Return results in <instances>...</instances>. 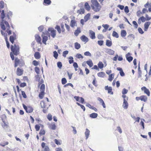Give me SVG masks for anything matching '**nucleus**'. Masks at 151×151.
<instances>
[{
	"label": "nucleus",
	"instance_id": "obj_1",
	"mask_svg": "<svg viewBox=\"0 0 151 151\" xmlns=\"http://www.w3.org/2000/svg\"><path fill=\"white\" fill-rule=\"evenodd\" d=\"M19 45L14 44V45H11V49L13 54L15 55H17L19 54Z\"/></svg>",
	"mask_w": 151,
	"mask_h": 151
},
{
	"label": "nucleus",
	"instance_id": "obj_2",
	"mask_svg": "<svg viewBox=\"0 0 151 151\" xmlns=\"http://www.w3.org/2000/svg\"><path fill=\"white\" fill-rule=\"evenodd\" d=\"M23 106L27 113H30L33 111V109L31 106H29L27 107L24 104H23Z\"/></svg>",
	"mask_w": 151,
	"mask_h": 151
},
{
	"label": "nucleus",
	"instance_id": "obj_3",
	"mask_svg": "<svg viewBox=\"0 0 151 151\" xmlns=\"http://www.w3.org/2000/svg\"><path fill=\"white\" fill-rule=\"evenodd\" d=\"M48 31L50 32L51 36L52 38H55L56 35V30H54L53 28H50L48 29Z\"/></svg>",
	"mask_w": 151,
	"mask_h": 151
},
{
	"label": "nucleus",
	"instance_id": "obj_4",
	"mask_svg": "<svg viewBox=\"0 0 151 151\" xmlns=\"http://www.w3.org/2000/svg\"><path fill=\"white\" fill-rule=\"evenodd\" d=\"M105 90L108 91V92L109 93H110L111 95L113 94V92L112 91V88L111 87H109L108 86L105 87Z\"/></svg>",
	"mask_w": 151,
	"mask_h": 151
},
{
	"label": "nucleus",
	"instance_id": "obj_5",
	"mask_svg": "<svg viewBox=\"0 0 151 151\" xmlns=\"http://www.w3.org/2000/svg\"><path fill=\"white\" fill-rule=\"evenodd\" d=\"M128 104L125 99H123V104L122 106L125 109H127L128 107Z\"/></svg>",
	"mask_w": 151,
	"mask_h": 151
},
{
	"label": "nucleus",
	"instance_id": "obj_6",
	"mask_svg": "<svg viewBox=\"0 0 151 151\" xmlns=\"http://www.w3.org/2000/svg\"><path fill=\"white\" fill-rule=\"evenodd\" d=\"M141 90L142 91H144V93H146L148 96L150 95V92L149 90L147 89L144 86L141 88Z\"/></svg>",
	"mask_w": 151,
	"mask_h": 151
},
{
	"label": "nucleus",
	"instance_id": "obj_7",
	"mask_svg": "<svg viewBox=\"0 0 151 151\" xmlns=\"http://www.w3.org/2000/svg\"><path fill=\"white\" fill-rule=\"evenodd\" d=\"M90 36L92 39H94L95 38V33L91 30H90L89 32Z\"/></svg>",
	"mask_w": 151,
	"mask_h": 151
},
{
	"label": "nucleus",
	"instance_id": "obj_8",
	"mask_svg": "<svg viewBox=\"0 0 151 151\" xmlns=\"http://www.w3.org/2000/svg\"><path fill=\"white\" fill-rule=\"evenodd\" d=\"M105 52L110 55H112L114 53V51L109 49H106L105 50Z\"/></svg>",
	"mask_w": 151,
	"mask_h": 151
},
{
	"label": "nucleus",
	"instance_id": "obj_9",
	"mask_svg": "<svg viewBox=\"0 0 151 151\" xmlns=\"http://www.w3.org/2000/svg\"><path fill=\"white\" fill-rule=\"evenodd\" d=\"M151 24V22H146L144 24V30L146 31L150 25Z\"/></svg>",
	"mask_w": 151,
	"mask_h": 151
},
{
	"label": "nucleus",
	"instance_id": "obj_10",
	"mask_svg": "<svg viewBox=\"0 0 151 151\" xmlns=\"http://www.w3.org/2000/svg\"><path fill=\"white\" fill-rule=\"evenodd\" d=\"M42 42L45 45H46V42L48 39V37L47 36L44 35L43 34H42Z\"/></svg>",
	"mask_w": 151,
	"mask_h": 151
},
{
	"label": "nucleus",
	"instance_id": "obj_11",
	"mask_svg": "<svg viewBox=\"0 0 151 151\" xmlns=\"http://www.w3.org/2000/svg\"><path fill=\"white\" fill-rule=\"evenodd\" d=\"M80 39L83 42H87L88 41V37L84 35L80 37Z\"/></svg>",
	"mask_w": 151,
	"mask_h": 151
},
{
	"label": "nucleus",
	"instance_id": "obj_12",
	"mask_svg": "<svg viewBox=\"0 0 151 151\" xmlns=\"http://www.w3.org/2000/svg\"><path fill=\"white\" fill-rule=\"evenodd\" d=\"M35 39L37 42L41 43V39L40 37L38 35H36L35 36Z\"/></svg>",
	"mask_w": 151,
	"mask_h": 151
},
{
	"label": "nucleus",
	"instance_id": "obj_13",
	"mask_svg": "<svg viewBox=\"0 0 151 151\" xmlns=\"http://www.w3.org/2000/svg\"><path fill=\"white\" fill-rule=\"evenodd\" d=\"M92 8L95 11L97 12L100 10L101 6H92Z\"/></svg>",
	"mask_w": 151,
	"mask_h": 151
},
{
	"label": "nucleus",
	"instance_id": "obj_14",
	"mask_svg": "<svg viewBox=\"0 0 151 151\" xmlns=\"http://www.w3.org/2000/svg\"><path fill=\"white\" fill-rule=\"evenodd\" d=\"M23 74V70L20 69L19 68H18L17 70V74L18 76H20Z\"/></svg>",
	"mask_w": 151,
	"mask_h": 151
},
{
	"label": "nucleus",
	"instance_id": "obj_15",
	"mask_svg": "<svg viewBox=\"0 0 151 151\" xmlns=\"http://www.w3.org/2000/svg\"><path fill=\"white\" fill-rule=\"evenodd\" d=\"M97 99L98 100L100 103H101L103 107L104 108H105L106 107V106L104 101L101 98L99 97H98Z\"/></svg>",
	"mask_w": 151,
	"mask_h": 151
},
{
	"label": "nucleus",
	"instance_id": "obj_16",
	"mask_svg": "<svg viewBox=\"0 0 151 151\" xmlns=\"http://www.w3.org/2000/svg\"><path fill=\"white\" fill-rule=\"evenodd\" d=\"M81 32L80 28L79 27H78L77 29L74 32V35L76 36H77Z\"/></svg>",
	"mask_w": 151,
	"mask_h": 151
},
{
	"label": "nucleus",
	"instance_id": "obj_17",
	"mask_svg": "<svg viewBox=\"0 0 151 151\" xmlns=\"http://www.w3.org/2000/svg\"><path fill=\"white\" fill-rule=\"evenodd\" d=\"M91 2L93 5V6H100L98 1L96 0H92Z\"/></svg>",
	"mask_w": 151,
	"mask_h": 151
},
{
	"label": "nucleus",
	"instance_id": "obj_18",
	"mask_svg": "<svg viewBox=\"0 0 151 151\" xmlns=\"http://www.w3.org/2000/svg\"><path fill=\"white\" fill-rule=\"evenodd\" d=\"M86 62L90 68L93 65V63L91 60L87 61Z\"/></svg>",
	"mask_w": 151,
	"mask_h": 151
},
{
	"label": "nucleus",
	"instance_id": "obj_19",
	"mask_svg": "<svg viewBox=\"0 0 151 151\" xmlns=\"http://www.w3.org/2000/svg\"><path fill=\"white\" fill-rule=\"evenodd\" d=\"M140 100L142 101L146 102L147 100V97L145 96H140Z\"/></svg>",
	"mask_w": 151,
	"mask_h": 151
},
{
	"label": "nucleus",
	"instance_id": "obj_20",
	"mask_svg": "<svg viewBox=\"0 0 151 151\" xmlns=\"http://www.w3.org/2000/svg\"><path fill=\"white\" fill-rule=\"evenodd\" d=\"M70 26L73 27L75 26H76V23L75 20H71L70 23Z\"/></svg>",
	"mask_w": 151,
	"mask_h": 151
},
{
	"label": "nucleus",
	"instance_id": "obj_21",
	"mask_svg": "<svg viewBox=\"0 0 151 151\" xmlns=\"http://www.w3.org/2000/svg\"><path fill=\"white\" fill-rule=\"evenodd\" d=\"M98 114L95 113H93L90 115V117L92 118H96L98 116Z\"/></svg>",
	"mask_w": 151,
	"mask_h": 151
},
{
	"label": "nucleus",
	"instance_id": "obj_22",
	"mask_svg": "<svg viewBox=\"0 0 151 151\" xmlns=\"http://www.w3.org/2000/svg\"><path fill=\"white\" fill-rule=\"evenodd\" d=\"M90 16V14L89 13L88 14L84 17V19L85 20V22H86L89 19V17Z\"/></svg>",
	"mask_w": 151,
	"mask_h": 151
},
{
	"label": "nucleus",
	"instance_id": "obj_23",
	"mask_svg": "<svg viewBox=\"0 0 151 151\" xmlns=\"http://www.w3.org/2000/svg\"><path fill=\"white\" fill-rule=\"evenodd\" d=\"M90 131L88 129H86V131L85 133V134L86 139L88 138V137L90 134Z\"/></svg>",
	"mask_w": 151,
	"mask_h": 151
},
{
	"label": "nucleus",
	"instance_id": "obj_24",
	"mask_svg": "<svg viewBox=\"0 0 151 151\" xmlns=\"http://www.w3.org/2000/svg\"><path fill=\"white\" fill-rule=\"evenodd\" d=\"M112 45V42L109 40H106V45L108 47H110Z\"/></svg>",
	"mask_w": 151,
	"mask_h": 151
},
{
	"label": "nucleus",
	"instance_id": "obj_25",
	"mask_svg": "<svg viewBox=\"0 0 151 151\" xmlns=\"http://www.w3.org/2000/svg\"><path fill=\"white\" fill-rule=\"evenodd\" d=\"M98 76L100 77H104L105 73L103 72H101L97 73Z\"/></svg>",
	"mask_w": 151,
	"mask_h": 151
},
{
	"label": "nucleus",
	"instance_id": "obj_26",
	"mask_svg": "<svg viewBox=\"0 0 151 151\" xmlns=\"http://www.w3.org/2000/svg\"><path fill=\"white\" fill-rule=\"evenodd\" d=\"M34 56L35 58L36 59H39L40 57V55L39 52H35L34 54Z\"/></svg>",
	"mask_w": 151,
	"mask_h": 151
},
{
	"label": "nucleus",
	"instance_id": "obj_27",
	"mask_svg": "<svg viewBox=\"0 0 151 151\" xmlns=\"http://www.w3.org/2000/svg\"><path fill=\"white\" fill-rule=\"evenodd\" d=\"M75 47L76 49L78 50L81 48V45L77 42H75L74 44Z\"/></svg>",
	"mask_w": 151,
	"mask_h": 151
},
{
	"label": "nucleus",
	"instance_id": "obj_28",
	"mask_svg": "<svg viewBox=\"0 0 151 151\" xmlns=\"http://www.w3.org/2000/svg\"><path fill=\"white\" fill-rule=\"evenodd\" d=\"M121 36L122 37H125L127 35V32L125 30H122L121 33Z\"/></svg>",
	"mask_w": 151,
	"mask_h": 151
},
{
	"label": "nucleus",
	"instance_id": "obj_29",
	"mask_svg": "<svg viewBox=\"0 0 151 151\" xmlns=\"http://www.w3.org/2000/svg\"><path fill=\"white\" fill-rule=\"evenodd\" d=\"M84 9L83 8H81L78 10L77 13L79 14H82L84 13Z\"/></svg>",
	"mask_w": 151,
	"mask_h": 151
},
{
	"label": "nucleus",
	"instance_id": "obj_30",
	"mask_svg": "<svg viewBox=\"0 0 151 151\" xmlns=\"http://www.w3.org/2000/svg\"><path fill=\"white\" fill-rule=\"evenodd\" d=\"M85 7L86 10L89 11L90 9V7L87 2L85 3Z\"/></svg>",
	"mask_w": 151,
	"mask_h": 151
},
{
	"label": "nucleus",
	"instance_id": "obj_31",
	"mask_svg": "<svg viewBox=\"0 0 151 151\" xmlns=\"http://www.w3.org/2000/svg\"><path fill=\"white\" fill-rule=\"evenodd\" d=\"M114 73H112L109 75L108 80L110 81H111L114 78Z\"/></svg>",
	"mask_w": 151,
	"mask_h": 151
},
{
	"label": "nucleus",
	"instance_id": "obj_32",
	"mask_svg": "<svg viewBox=\"0 0 151 151\" xmlns=\"http://www.w3.org/2000/svg\"><path fill=\"white\" fill-rule=\"evenodd\" d=\"M112 35L113 36L116 38H118L119 37L118 34L115 31L113 32Z\"/></svg>",
	"mask_w": 151,
	"mask_h": 151
},
{
	"label": "nucleus",
	"instance_id": "obj_33",
	"mask_svg": "<svg viewBox=\"0 0 151 151\" xmlns=\"http://www.w3.org/2000/svg\"><path fill=\"white\" fill-rule=\"evenodd\" d=\"M98 67L100 69H102L104 67V64L101 62H99L98 64Z\"/></svg>",
	"mask_w": 151,
	"mask_h": 151
},
{
	"label": "nucleus",
	"instance_id": "obj_34",
	"mask_svg": "<svg viewBox=\"0 0 151 151\" xmlns=\"http://www.w3.org/2000/svg\"><path fill=\"white\" fill-rule=\"evenodd\" d=\"M146 18L143 16H142L138 19V21L139 22L140 21H141L143 22H144L145 21Z\"/></svg>",
	"mask_w": 151,
	"mask_h": 151
},
{
	"label": "nucleus",
	"instance_id": "obj_35",
	"mask_svg": "<svg viewBox=\"0 0 151 151\" xmlns=\"http://www.w3.org/2000/svg\"><path fill=\"white\" fill-rule=\"evenodd\" d=\"M44 92L43 91H40V93L39 95V96L40 99L43 98L44 95Z\"/></svg>",
	"mask_w": 151,
	"mask_h": 151
},
{
	"label": "nucleus",
	"instance_id": "obj_36",
	"mask_svg": "<svg viewBox=\"0 0 151 151\" xmlns=\"http://www.w3.org/2000/svg\"><path fill=\"white\" fill-rule=\"evenodd\" d=\"M50 128L52 130H55L56 129V125L55 124H51L50 126Z\"/></svg>",
	"mask_w": 151,
	"mask_h": 151
},
{
	"label": "nucleus",
	"instance_id": "obj_37",
	"mask_svg": "<svg viewBox=\"0 0 151 151\" xmlns=\"http://www.w3.org/2000/svg\"><path fill=\"white\" fill-rule=\"evenodd\" d=\"M68 59L70 60H69V63L70 64L72 63H73V58L72 56H70L68 58Z\"/></svg>",
	"mask_w": 151,
	"mask_h": 151
},
{
	"label": "nucleus",
	"instance_id": "obj_38",
	"mask_svg": "<svg viewBox=\"0 0 151 151\" xmlns=\"http://www.w3.org/2000/svg\"><path fill=\"white\" fill-rule=\"evenodd\" d=\"M5 3L3 1H0V9H3Z\"/></svg>",
	"mask_w": 151,
	"mask_h": 151
},
{
	"label": "nucleus",
	"instance_id": "obj_39",
	"mask_svg": "<svg viewBox=\"0 0 151 151\" xmlns=\"http://www.w3.org/2000/svg\"><path fill=\"white\" fill-rule=\"evenodd\" d=\"M126 58L127 60L129 62H131L133 59V57L131 56L129 57H126Z\"/></svg>",
	"mask_w": 151,
	"mask_h": 151
},
{
	"label": "nucleus",
	"instance_id": "obj_40",
	"mask_svg": "<svg viewBox=\"0 0 151 151\" xmlns=\"http://www.w3.org/2000/svg\"><path fill=\"white\" fill-rule=\"evenodd\" d=\"M55 29L57 30L59 33H61V30L59 26L57 25L55 27Z\"/></svg>",
	"mask_w": 151,
	"mask_h": 151
},
{
	"label": "nucleus",
	"instance_id": "obj_41",
	"mask_svg": "<svg viewBox=\"0 0 151 151\" xmlns=\"http://www.w3.org/2000/svg\"><path fill=\"white\" fill-rule=\"evenodd\" d=\"M0 25L1 28L4 30H5L6 29L5 26L2 22H1Z\"/></svg>",
	"mask_w": 151,
	"mask_h": 151
},
{
	"label": "nucleus",
	"instance_id": "obj_42",
	"mask_svg": "<svg viewBox=\"0 0 151 151\" xmlns=\"http://www.w3.org/2000/svg\"><path fill=\"white\" fill-rule=\"evenodd\" d=\"M44 3L49 5L51 4V1L50 0H44Z\"/></svg>",
	"mask_w": 151,
	"mask_h": 151
},
{
	"label": "nucleus",
	"instance_id": "obj_43",
	"mask_svg": "<svg viewBox=\"0 0 151 151\" xmlns=\"http://www.w3.org/2000/svg\"><path fill=\"white\" fill-rule=\"evenodd\" d=\"M67 81V80L65 78H63L62 79L61 82L62 83L63 85L65 84L66 83Z\"/></svg>",
	"mask_w": 151,
	"mask_h": 151
},
{
	"label": "nucleus",
	"instance_id": "obj_44",
	"mask_svg": "<svg viewBox=\"0 0 151 151\" xmlns=\"http://www.w3.org/2000/svg\"><path fill=\"white\" fill-rule=\"evenodd\" d=\"M53 56L55 59H57L58 56V54L56 51L53 52Z\"/></svg>",
	"mask_w": 151,
	"mask_h": 151
},
{
	"label": "nucleus",
	"instance_id": "obj_45",
	"mask_svg": "<svg viewBox=\"0 0 151 151\" xmlns=\"http://www.w3.org/2000/svg\"><path fill=\"white\" fill-rule=\"evenodd\" d=\"M68 53V50H65L63 52V56L65 58L66 57V55H67Z\"/></svg>",
	"mask_w": 151,
	"mask_h": 151
},
{
	"label": "nucleus",
	"instance_id": "obj_46",
	"mask_svg": "<svg viewBox=\"0 0 151 151\" xmlns=\"http://www.w3.org/2000/svg\"><path fill=\"white\" fill-rule=\"evenodd\" d=\"M4 24L6 26L7 29H9L10 28V27L8 22L6 21H5Z\"/></svg>",
	"mask_w": 151,
	"mask_h": 151
},
{
	"label": "nucleus",
	"instance_id": "obj_47",
	"mask_svg": "<svg viewBox=\"0 0 151 151\" xmlns=\"http://www.w3.org/2000/svg\"><path fill=\"white\" fill-rule=\"evenodd\" d=\"M84 55L85 56H89L91 57V54L89 51H86L84 53Z\"/></svg>",
	"mask_w": 151,
	"mask_h": 151
},
{
	"label": "nucleus",
	"instance_id": "obj_48",
	"mask_svg": "<svg viewBox=\"0 0 151 151\" xmlns=\"http://www.w3.org/2000/svg\"><path fill=\"white\" fill-rule=\"evenodd\" d=\"M45 89V85L44 84H42L41 85L40 88V91H43L44 92Z\"/></svg>",
	"mask_w": 151,
	"mask_h": 151
},
{
	"label": "nucleus",
	"instance_id": "obj_49",
	"mask_svg": "<svg viewBox=\"0 0 151 151\" xmlns=\"http://www.w3.org/2000/svg\"><path fill=\"white\" fill-rule=\"evenodd\" d=\"M128 92V90L125 88L123 89L122 91V93L123 94H127Z\"/></svg>",
	"mask_w": 151,
	"mask_h": 151
},
{
	"label": "nucleus",
	"instance_id": "obj_50",
	"mask_svg": "<svg viewBox=\"0 0 151 151\" xmlns=\"http://www.w3.org/2000/svg\"><path fill=\"white\" fill-rule=\"evenodd\" d=\"M97 37L99 39H103L104 38V36L102 35L99 34L98 35Z\"/></svg>",
	"mask_w": 151,
	"mask_h": 151
},
{
	"label": "nucleus",
	"instance_id": "obj_51",
	"mask_svg": "<svg viewBox=\"0 0 151 151\" xmlns=\"http://www.w3.org/2000/svg\"><path fill=\"white\" fill-rule=\"evenodd\" d=\"M57 66L59 68H61L62 66V63L60 62H58L57 63Z\"/></svg>",
	"mask_w": 151,
	"mask_h": 151
},
{
	"label": "nucleus",
	"instance_id": "obj_52",
	"mask_svg": "<svg viewBox=\"0 0 151 151\" xmlns=\"http://www.w3.org/2000/svg\"><path fill=\"white\" fill-rule=\"evenodd\" d=\"M9 40L13 44L14 40V37L12 36H10L9 38Z\"/></svg>",
	"mask_w": 151,
	"mask_h": 151
},
{
	"label": "nucleus",
	"instance_id": "obj_53",
	"mask_svg": "<svg viewBox=\"0 0 151 151\" xmlns=\"http://www.w3.org/2000/svg\"><path fill=\"white\" fill-rule=\"evenodd\" d=\"M76 57L78 58H83V57L82 56V55L78 53L76 55Z\"/></svg>",
	"mask_w": 151,
	"mask_h": 151
},
{
	"label": "nucleus",
	"instance_id": "obj_54",
	"mask_svg": "<svg viewBox=\"0 0 151 151\" xmlns=\"http://www.w3.org/2000/svg\"><path fill=\"white\" fill-rule=\"evenodd\" d=\"M45 133V131L44 129H41L39 132V134L40 135H43Z\"/></svg>",
	"mask_w": 151,
	"mask_h": 151
},
{
	"label": "nucleus",
	"instance_id": "obj_55",
	"mask_svg": "<svg viewBox=\"0 0 151 151\" xmlns=\"http://www.w3.org/2000/svg\"><path fill=\"white\" fill-rule=\"evenodd\" d=\"M32 63L35 66H36L37 65L39 64V63L36 60H34L33 61Z\"/></svg>",
	"mask_w": 151,
	"mask_h": 151
},
{
	"label": "nucleus",
	"instance_id": "obj_56",
	"mask_svg": "<svg viewBox=\"0 0 151 151\" xmlns=\"http://www.w3.org/2000/svg\"><path fill=\"white\" fill-rule=\"evenodd\" d=\"M8 144H9L8 142H5V143H1L0 144V145L4 147L5 145H8Z\"/></svg>",
	"mask_w": 151,
	"mask_h": 151
},
{
	"label": "nucleus",
	"instance_id": "obj_57",
	"mask_svg": "<svg viewBox=\"0 0 151 151\" xmlns=\"http://www.w3.org/2000/svg\"><path fill=\"white\" fill-rule=\"evenodd\" d=\"M124 10L125 12L126 13H127L129 12V9H128V6H126L125 7Z\"/></svg>",
	"mask_w": 151,
	"mask_h": 151
},
{
	"label": "nucleus",
	"instance_id": "obj_58",
	"mask_svg": "<svg viewBox=\"0 0 151 151\" xmlns=\"http://www.w3.org/2000/svg\"><path fill=\"white\" fill-rule=\"evenodd\" d=\"M98 44L100 46L103 45L104 43V41L103 40H99L98 41Z\"/></svg>",
	"mask_w": 151,
	"mask_h": 151
},
{
	"label": "nucleus",
	"instance_id": "obj_59",
	"mask_svg": "<svg viewBox=\"0 0 151 151\" xmlns=\"http://www.w3.org/2000/svg\"><path fill=\"white\" fill-rule=\"evenodd\" d=\"M39 69L37 67H35V72L37 74V75H38L39 74Z\"/></svg>",
	"mask_w": 151,
	"mask_h": 151
},
{
	"label": "nucleus",
	"instance_id": "obj_60",
	"mask_svg": "<svg viewBox=\"0 0 151 151\" xmlns=\"http://www.w3.org/2000/svg\"><path fill=\"white\" fill-rule=\"evenodd\" d=\"M22 94L23 96V97L24 98H26L27 97V96L24 91H22Z\"/></svg>",
	"mask_w": 151,
	"mask_h": 151
},
{
	"label": "nucleus",
	"instance_id": "obj_61",
	"mask_svg": "<svg viewBox=\"0 0 151 151\" xmlns=\"http://www.w3.org/2000/svg\"><path fill=\"white\" fill-rule=\"evenodd\" d=\"M116 130L118 131L120 134H121L122 132V130L119 127H117Z\"/></svg>",
	"mask_w": 151,
	"mask_h": 151
},
{
	"label": "nucleus",
	"instance_id": "obj_62",
	"mask_svg": "<svg viewBox=\"0 0 151 151\" xmlns=\"http://www.w3.org/2000/svg\"><path fill=\"white\" fill-rule=\"evenodd\" d=\"M138 31L141 34H143L144 33V32L143 31L142 29L140 27H139L138 28Z\"/></svg>",
	"mask_w": 151,
	"mask_h": 151
},
{
	"label": "nucleus",
	"instance_id": "obj_63",
	"mask_svg": "<svg viewBox=\"0 0 151 151\" xmlns=\"http://www.w3.org/2000/svg\"><path fill=\"white\" fill-rule=\"evenodd\" d=\"M35 127L37 131H38L40 130V126L38 124L36 125Z\"/></svg>",
	"mask_w": 151,
	"mask_h": 151
},
{
	"label": "nucleus",
	"instance_id": "obj_64",
	"mask_svg": "<svg viewBox=\"0 0 151 151\" xmlns=\"http://www.w3.org/2000/svg\"><path fill=\"white\" fill-rule=\"evenodd\" d=\"M148 12V10L145 9L143 8L142 10V14L145 13H147Z\"/></svg>",
	"mask_w": 151,
	"mask_h": 151
}]
</instances>
